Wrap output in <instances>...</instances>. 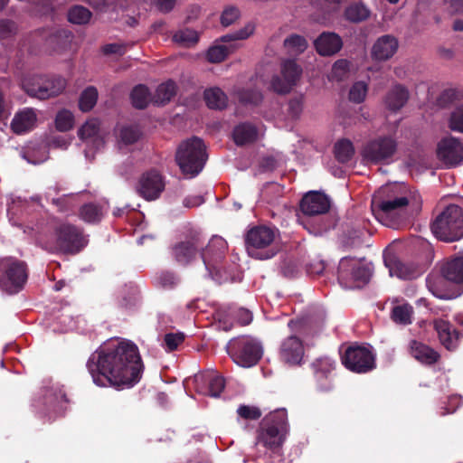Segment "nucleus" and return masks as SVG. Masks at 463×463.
I'll use <instances>...</instances> for the list:
<instances>
[{
	"mask_svg": "<svg viewBox=\"0 0 463 463\" xmlns=\"http://www.w3.org/2000/svg\"><path fill=\"white\" fill-rule=\"evenodd\" d=\"M396 150V140L392 137L383 136L367 142L363 148L362 156L368 162L377 164L391 158Z\"/></svg>",
	"mask_w": 463,
	"mask_h": 463,
	"instance_id": "nucleus-17",
	"label": "nucleus"
},
{
	"mask_svg": "<svg viewBox=\"0 0 463 463\" xmlns=\"http://www.w3.org/2000/svg\"><path fill=\"white\" fill-rule=\"evenodd\" d=\"M253 33V27L250 24L239 31L228 33L221 37V42L231 43L230 45H215L207 51V60L212 63H218L225 60V58L237 48L236 42L247 39Z\"/></svg>",
	"mask_w": 463,
	"mask_h": 463,
	"instance_id": "nucleus-18",
	"label": "nucleus"
},
{
	"mask_svg": "<svg viewBox=\"0 0 463 463\" xmlns=\"http://www.w3.org/2000/svg\"><path fill=\"white\" fill-rule=\"evenodd\" d=\"M37 116L31 108H24L15 113L11 122V128L15 134H24L32 130L36 123Z\"/></svg>",
	"mask_w": 463,
	"mask_h": 463,
	"instance_id": "nucleus-27",
	"label": "nucleus"
},
{
	"mask_svg": "<svg viewBox=\"0 0 463 463\" xmlns=\"http://www.w3.org/2000/svg\"><path fill=\"white\" fill-rule=\"evenodd\" d=\"M275 237V230L266 225H256L249 229L244 237L245 247L249 255L259 260L272 258L276 251L269 247Z\"/></svg>",
	"mask_w": 463,
	"mask_h": 463,
	"instance_id": "nucleus-9",
	"label": "nucleus"
},
{
	"mask_svg": "<svg viewBox=\"0 0 463 463\" xmlns=\"http://www.w3.org/2000/svg\"><path fill=\"white\" fill-rule=\"evenodd\" d=\"M150 96L149 90L146 85H137L130 94L132 105L137 109H144L148 105Z\"/></svg>",
	"mask_w": 463,
	"mask_h": 463,
	"instance_id": "nucleus-40",
	"label": "nucleus"
},
{
	"mask_svg": "<svg viewBox=\"0 0 463 463\" xmlns=\"http://www.w3.org/2000/svg\"><path fill=\"white\" fill-rule=\"evenodd\" d=\"M203 244L201 234L196 232H191L184 241L172 247V255L177 263L186 266L194 260Z\"/></svg>",
	"mask_w": 463,
	"mask_h": 463,
	"instance_id": "nucleus-19",
	"label": "nucleus"
},
{
	"mask_svg": "<svg viewBox=\"0 0 463 463\" xmlns=\"http://www.w3.org/2000/svg\"><path fill=\"white\" fill-rule=\"evenodd\" d=\"M156 285L164 289H174L179 283L180 278L174 271L163 270L156 274Z\"/></svg>",
	"mask_w": 463,
	"mask_h": 463,
	"instance_id": "nucleus-44",
	"label": "nucleus"
},
{
	"mask_svg": "<svg viewBox=\"0 0 463 463\" xmlns=\"http://www.w3.org/2000/svg\"><path fill=\"white\" fill-rule=\"evenodd\" d=\"M316 51L321 56H332L343 47L342 38L333 32H323L314 42Z\"/></svg>",
	"mask_w": 463,
	"mask_h": 463,
	"instance_id": "nucleus-25",
	"label": "nucleus"
},
{
	"mask_svg": "<svg viewBox=\"0 0 463 463\" xmlns=\"http://www.w3.org/2000/svg\"><path fill=\"white\" fill-rule=\"evenodd\" d=\"M432 233L440 241H455L463 238V209L449 204L431 223Z\"/></svg>",
	"mask_w": 463,
	"mask_h": 463,
	"instance_id": "nucleus-6",
	"label": "nucleus"
},
{
	"mask_svg": "<svg viewBox=\"0 0 463 463\" xmlns=\"http://www.w3.org/2000/svg\"><path fill=\"white\" fill-rule=\"evenodd\" d=\"M91 16V12L82 5L71 6L68 12L69 22L75 24H85L90 22Z\"/></svg>",
	"mask_w": 463,
	"mask_h": 463,
	"instance_id": "nucleus-42",
	"label": "nucleus"
},
{
	"mask_svg": "<svg viewBox=\"0 0 463 463\" xmlns=\"http://www.w3.org/2000/svg\"><path fill=\"white\" fill-rule=\"evenodd\" d=\"M293 86L294 85L291 84L288 80H286V78H284L282 74L274 75L270 80V89L279 95H284L290 92Z\"/></svg>",
	"mask_w": 463,
	"mask_h": 463,
	"instance_id": "nucleus-48",
	"label": "nucleus"
},
{
	"mask_svg": "<svg viewBox=\"0 0 463 463\" xmlns=\"http://www.w3.org/2000/svg\"><path fill=\"white\" fill-rule=\"evenodd\" d=\"M102 52L105 55H123L126 52V47L125 45L119 43H109L103 46Z\"/></svg>",
	"mask_w": 463,
	"mask_h": 463,
	"instance_id": "nucleus-61",
	"label": "nucleus"
},
{
	"mask_svg": "<svg viewBox=\"0 0 463 463\" xmlns=\"http://www.w3.org/2000/svg\"><path fill=\"white\" fill-rule=\"evenodd\" d=\"M342 364L350 372L368 373L376 368V355L368 345L354 343L341 355Z\"/></svg>",
	"mask_w": 463,
	"mask_h": 463,
	"instance_id": "nucleus-13",
	"label": "nucleus"
},
{
	"mask_svg": "<svg viewBox=\"0 0 463 463\" xmlns=\"http://www.w3.org/2000/svg\"><path fill=\"white\" fill-rule=\"evenodd\" d=\"M413 307L408 304L397 305L392 308L391 318L398 325L408 326L412 323Z\"/></svg>",
	"mask_w": 463,
	"mask_h": 463,
	"instance_id": "nucleus-36",
	"label": "nucleus"
},
{
	"mask_svg": "<svg viewBox=\"0 0 463 463\" xmlns=\"http://www.w3.org/2000/svg\"><path fill=\"white\" fill-rule=\"evenodd\" d=\"M174 41L180 43H194L198 41V37L194 31H179L175 33Z\"/></svg>",
	"mask_w": 463,
	"mask_h": 463,
	"instance_id": "nucleus-58",
	"label": "nucleus"
},
{
	"mask_svg": "<svg viewBox=\"0 0 463 463\" xmlns=\"http://www.w3.org/2000/svg\"><path fill=\"white\" fill-rule=\"evenodd\" d=\"M141 137V132L137 127H124L120 130V139L126 145L136 143Z\"/></svg>",
	"mask_w": 463,
	"mask_h": 463,
	"instance_id": "nucleus-51",
	"label": "nucleus"
},
{
	"mask_svg": "<svg viewBox=\"0 0 463 463\" xmlns=\"http://www.w3.org/2000/svg\"><path fill=\"white\" fill-rule=\"evenodd\" d=\"M317 387L321 392H329L333 389V374L335 369V361L328 356L315 359L311 365Z\"/></svg>",
	"mask_w": 463,
	"mask_h": 463,
	"instance_id": "nucleus-20",
	"label": "nucleus"
},
{
	"mask_svg": "<svg viewBox=\"0 0 463 463\" xmlns=\"http://www.w3.org/2000/svg\"><path fill=\"white\" fill-rule=\"evenodd\" d=\"M463 98V92L456 88H449L444 90L439 97V103L441 106H447L449 104H451L457 100H459Z\"/></svg>",
	"mask_w": 463,
	"mask_h": 463,
	"instance_id": "nucleus-49",
	"label": "nucleus"
},
{
	"mask_svg": "<svg viewBox=\"0 0 463 463\" xmlns=\"http://www.w3.org/2000/svg\"><path fill=\"white\" fill-rule=\"evenodd\" d=\"M74 124V117L70 110L62 109L59 111L55 118V127L61 132L69 131Z\"/></svg>",
	"mask_w": 463,
	"mask_h": 463,
	"instance_id": "nucleus-47",
	"label": "nucleus"
},
{
	"mask_svg": "<svg viewBox=\"0 0 463 463\" xmlns=\"http://www.w3.org/2000/svg\"><path fill=\"white\" fill-rule=\"evenodd\" d=\"M176 0H156V7L157 9L165 14L171 12L175 5Z\"/></svg>",
	"mask_w": 463,
	"mask_h": 463,
	"instance_id": "nucleus-63",
	"label": "nucleus"
},
{
	"mask_svg": "<svg viewBox=\"0 0 463 463\" xmlns=\"http://www.w3.org/2000/svg\"><path fill=\"white\" fill-rule=\"evenodd\" d=\"M304 97L302 95L293 97L288 103V115L292 119H298L303 111Z\"/></svg>",
	"mask_w": 463,
	"mask_h": 463,
	"instance_id": "nucleus-52",
	"label": "nucleus"
},
{
	"mask_svg": "<svg viewBox=\"0 0 463 463\" xmlns=\"http://www.w3.org/2000/svg\"><path fill=\"white\" fill-rule=\"evenodd\" d=\"M232 137L236 145L244 146L257 139L258 129L250 123H241L234 128Z\"/></svg>",
	"mask_w": 463,
	"mask_h": 463,
	"instance_id": "nucleus-30",
	"label": "nucleus"
},
{
	"mask_svg": "<svg viewBox=\"0 0 463 463\" xmlns=\"http://www.w3.org/2000/svg\"><path fill=\"white\" fill-rule=\"evenodd\" d=\"M227 352L238 365L251 367L261 359L263 348L258 339L250 335H241L229 341Z\"/></svg>",
	"mask_w": 463,
	"mask_h": 463,
	"instance_id": "nucleus-8",
	"label": "nucleus"
},
{
	"mask_svg": "<svg viewBox=\"0 0 463 463\" xmlns=\"http://www.w3.org/2000/svg\"><path fill=\"white\" fill-rule=\"evenodd\" d=\"M29 269L25 261L13 256L0 258V289L14 295L24 288Z\"/></svg>",
	"mask_w": 463,
	"mask_h": 463,
	"instance_id": "nucleus-5",
	"label": "nucleus"
},
{
	"mask_svg": "<svg viewBox=\"0 0 463 463\" xmlns=\"http://www.w3.org/2000/svg\"><path fill=\"white\" fill-rule=\"evenodd\" d=\"M225 251L226 241L221 237H213L201 253L209 276L217 281L223 279L222 270L224 269Z\"/></svg>",
	"mask_w": 463,
	"mask_h": 463,
	"instance_id": "nucleus-15",
	"label": "nucleus"
},
{
	"mask_svg": "<svg viewBox=\"0 0 463 463\" xmlns=\"http://www.w3.org/2000/svg\"><path fill=\"white\" fill-rule=\"evenodd\" d=\"M16 25L15 24L8 19L0 20V40L7 39L15 33Z\"/></svg>",
	"mask_w": 463,
	"mask_h": 463,
	"instance_id": "nucleus-57",
	"label": "nucleus"
},
{
	"mask_svg": "<svg viewBox=\"0 0 463 463\" xmlns=\"http://www.w3.org/2000/svg\"><path fill=\"white\" fill-rule=\"evenodd\" d=\"M400 189L396 184L386 185L373 194L371 208L377 219L392 217L406 208L409 200L399 194Z\"/></svg>",
	"mask_w": 463,
	"mask_h": 463,
	"instance_id": "nucleus-7",
	"label": "nucleus"
},
{
	"mask_svg": "<svg viewBox=\"0 0 463 463\" xmlns=\"http://www.w3.org/2000/svg\"><path fill=\"white\" fill-rule=\"evenodd\" d=\"M302 70L300 66L293 60H287L282 63L281 74L294 86L301 75Z\"/></svg>",
	"mask_w": 463,
	"mask_h": 463,
	"instance_id": "nucleus-45",
	"label": "nucleus"
},
{
	"mask_svg": "<svg viewBox=\"0 0 463 463\" xmlns=\"http://www.w3.org/2000/svg\"><path fill=\"white\" fill-rule=\"evenodd\" d=\"M437 154L446 165L455 166L462 161L463 146L456 137L443 138L438 144Z\"/></svg>",
	"mask_w": 463,
	"mask_h": 463,
	"instance_id": "nucleus-23",
	"label": "nucleus"
},
{
	"mask_svg": "<svg viewBox=\"0 0 463 463\" xmlns=\"http://www.w3.org/2000/svg\"><path fill=\"white\" fill-rule=\"evenodd\" d=\"M387 266L392 276L395 275L402 279H411L416 277L414 268L399 260H392Z\"/></svg>",
	"mask_w": 463,
	"mask_h": 463,
	"instance_id": "nucleus-39",
	"label": "nucleus"
},
{
	"mask_svg": "<svg viewBox=\"0 0 463 463\" xmlns=\"http://www.w3.org/2000/svg\"><path fill=\"white\" fill-rule=\"evenodd\" d=\"M440 272L445 280L456 287L457 293L455 295H449L448 293L441 292L436 283L428 278V288L435 297L441 299H449L463 294V256L448 258L443 262Z\"/></svg>",
	"mask_w": 463,
	"mask_h": 463,
	"instance_id": "nucleus-12",
	"label": "nucleus"
},
{
	"mask_svg": "<svg viewBox=\"0 0 463 463\" xmlns=\"http://www.w3.org/2000/svg\"><path fill=\"white\" fill-rule=\"evenodd\" d=\"M371 15L370 9L362 2L350 4L344 12V17L350 23L359 24L366 21Z\"/></svg>",
	"mask_w": 463,
	"mask_h": 463,
	"instance_id": "nucleus-32",
	"label": "nucleus"
},
{
	"mask_svg": "<svg viewBox=\"0 0 463 463\" xmlns=\"http://www.w3.org/2000/svg\"><path fill=\"white\" fill-rule=\"evenodd\" d=\"M448 126L451 131L463 134V102L450 112Z\"/></svg>",
	"mask_w": 463,
	"mask_h": 463,
	"instance_id": "nucleus-46",
	"label": "nucleus"
},
{
	"mask_svg": "<svg viewBox=\"0 0 463 463\" xmlns=\"http://www.w3.org/2000/svg\"><path fill=\"white\" fill-rule=\"evenodd\" d=\"M307 41L299 34H290L284 40V47L296 54L303 53L307 48Z\"/></svg>",
	"mask_w": 463,
	"mask_h": 463,
	"instance_id": "nucleus-43",
	"label": "nucleus"
},
{
	"mask_svg": "<svg viewBox=\"0 0 463 463\" xmlns=\"http://www.w3.org/2000/svg\"><path fill=\"white\" fill-rule=\"evenodd\" d=\"M410 97L409 90L402 84L394 85L385 97L386 107L392 111H398L407 103Z\"/></svg>",
	"mask_w": 463,
	"mask_h": 463,
	"instance_id": "nucleus-29",
	"label": "nucleus"
},
{
	"mask_svg": "<svg viewBox=\"0 0 463 463\" xmlns=\"http://www.w3.org/2000/svg\"><path fill=\"white\" fill-rule=\"evenodd\" d=\"M288 414L285 409L276 410L261 420L257 431V445L275 452L283 444L288 431Z\"/></svg>",
	"mask_w": 463,
	"mask_h": 463,
	"instance_id": "nucleus-3",
	"label": "nucleus"
},
{
	"mask_svg": "<svg viewBox=\"0 0 463 463\" xmlns=\"http://www.w3.org/2000/svg\"><path fill=\"white\" fill-rule=\"evenodd\" d=\"M410 354L421 364L431 366L440 360V354L428 345L411 340L409 345Z\"/></svg>",
	"mask_w": 463,
	"mask_h": 463,
	"instance_id": "nucleus-26",
	"label": "nucleus"
},
{
	"mask_svg": "<svg viewBox=\"0 0 463 463\" xmlns=\"http://www.w3.org/2000/svg\"><path fill=\"white\" fill-rule=\"evenodd\" d=\"M80 218L88 223H98L103 217L102 208L99 204L89 203L80 208Z\"/></svg>",
	"mask_w": 463,
	"mask_h": 463,
	"instance_id": "nucleus-38",
	"label": "nucleus"
},
{
	"mask_svg": "<svg viewBox=\"0 0 463 463\" xmlns=\"http://www.w3.org/2000/svg\"><path fill=\"white\" fill-rule=\"evenodd\" d=\"M240 15L238 8L231 6L223 10L221 15V23L223 26H229L234 23Z\"/></svg>",
	"mask_w": 463,
	"mask_h": 463,
	"instance_id": "nucleus-56",
	"label": "nucleus"
},
{
	"mask_svg": "<svg viewBox=\"0 0 463 463\" xmlns=\"http://www.w3.org/2000/svg\"><path fill=\"white\" fill-rule=\"evenodd\" d=\"M98 96V90L95 87L90 86L86 88L80 96L79 109L82 112L90 111L97 103Z\"/></svg>",
	"mask_w": 463,
	"mask_h": 463,
	"instance_id": "nucleus-41",
	"label": "nucleus"
},
{
	"mask_svg": "<svg viewBox=\"0 0 463 463\" xmlns=\"http://www.w3.org/2000/svg\"><path fill=\"white\" fill-rule=\"evenodd\" d=\"M372 276V269L363 264L354 262L351 257L341 259L338 266V279L346 287L362 288L366 285Z\"/></svg>",
	"mask_w": 463,
	"mask_h": 463,
	"instance_id": "nucleus-16",
	"label": "nucleus"
},
{
	"mask_svg": "<svg viewBox=\"0 0 463 463\" xmlns=\"http://www.w3.org/2000/svg\"><path fill=\"white\" fill-rule=\"evenodd\" d=\"M434 329L436 330L440 344L449 351H455L461 337V333L449 321L437 319L434 321Z\"/></svg>",
	"mask_w": 463,
	"mask_h": 463,
	"instance_id": "nucleus-24",
	"label": "nucleus"
},
{
	"mask_svg": "<svg viewBox=\"0 0 463 463\" xmlns=\"http://www.w3.org/2000/svg\"><path fill=\"white\" fill-rule=\"evenodd\" d=\"M203 198L201 195L188 196L184 200V205L187 208H193L203 203Z\"/></svg>",
	"mask_w": 463,
	"mask_h": 463,
	"instance_id": "nucleus-64",
	"label": "nucleus"
},
{
	"mask_svg": "<svg viewBox=\"0 0 463 463\" xmlns=\"http://www.w3.org/2000/svg\"><path fill=\"white\" fill-rule=\"evenodd\" d=\"M86 367L97 386L116 390L134 387L145 368L138 347L131 341L100 346L90 354Z\"/></svg>",
	"mask_w": 463,
	"mask_h": 463,
	"instance_id": "nucleus-1",
	"label": "nucleus"
},
{
	"mask_svg": "<svg viewBox=\"0 0 463 463\" xmlns=\"http://www.w3.org/2000/svg\"><path fill=\"white\" fill-rule=\"evenodd\" d=\"M397 49V40L393 36L383 35L373 44L372 56L377 61H386L393 56Z\"/></svg>",
	"mask_w": 463,
	"mask_h": 463,
	"instance_id": "nucleus-28",
	"label": "nucleus"
},
{
	"mask_svg": "<svg viewBox=\"0 0 463 463\" xmlns=\"http://www.w3.org/2000/svg\"><path fill=\"white\" fill-rule=\"evenodd\" d=\"M203 99L211 109L222 110L228 104L227 95L218 87L206 89L203 92Z\"/></svg>",
	"mask_w": 463,
	"mask_h": 463,
	"instance_id": "nucleus-33",
	"label": "nucleus"
},
{
	"mask_svg": "<svg viewBox=\"0 0 463 463\" xmlns=\"http://www.w3.org/2000/svg\"><path fill=\"white\" fill-rule=\"evenodd\" d=\"M88 243L82 229L68 223L57 224L52 235L43 244V248L52 253L77 254Z\"/></svg>",
	"mask_w": 463,
	"mask_h": 463,
	"instance_id": "nucleus-2",
	"label": "nucleus"
},
{
	"mask_svg": "<svg viewBox=\"0 0 463 463\" xmlns=\"http://www.w3.org/2000/svg\"><path fill=\"white\" fill-rule=\"evenodd\" d=\"M21 85L30 97L47 99L61 94L66 87V81L58 76L33 75L24 77Z\"/></svg>",
	"mask_w": 463,
	"mask_h": 463,
	"instance_id": "nucleus-10",
	"label": "nucleus"
},
{
	"mask_svg": "<svg viewBox=\"0 0 463 463\" xmlns=\"http://www.w3.org/2000/svg\"><path fill=\"white\" fill-rule=\"evenodd\" d=\"M218 328L223 331H230L236 323L232 309L218 313Z\"/></svg>",
	"mask_w": 463,
	"mask_h": 463,
	"instance_id": "nucleus-54",
	"label": "nucleus"
},
{
	"mask_svg": "<svg viewBox=\"0 0 463 463\" xmlns=\"http://www.w3.org/2000/svg\"><path fill=\"white\" fill-rule=\"evenodd\" d=\"M236 97L241 104L250 107H257L263 100L261 91L253 88H242L238 90Z\"/></svg>",
	"mask_w": 463,
	"mask_h": 463,
	"instance_id": "nucleus-35",
	"label": "nucleus"
},
{
	"mask_svg": "<svg viewBox=\"0 0 463 463\" xmlns=\"http://www.w3.org/2000/svg\"><path fill=\"white\" fill-rule=\"evenodd\" d=\"M66 402V396L61 390L47 388L42 397L33 402V407L43 423H51L61 414L62 403Z\"/></svg>",
	"mask_w": 463,
	"mask_h": 463,
	"instance_id": "nucleus-14",
	"label": "nucleus"
},
{
	"mask_svg": "<svg viewBox=\"0 0 463 463\" xmlns=\"http://www.w3.org/2000/svg\"><path fill=\"white\" fill-rule=\"evenodd\" d=\"M367 93V85L364 81L355 82L349 91V99L354 103L364 101Z\"/></svg>",
	"mask_w": 463,
	"mask_h": 463,
	"instance_id": "nucleus-53",
	"label": "nucleus"
},
{
	"mask_svg": "<svg viewBox=\"0 0 463 463\" xmlns=\"http://www.w3.org/2000/svg\"><path fill=\"white\" fill-rule=\"evenodd\" d=\"M299 208L307 216L325 214L330 209V200L322 192L310 191L302 197Z\"/></svg>",
	"mask_w": 463,
	"mask_h": 463,
	"instance_id": "nucleus-21",
	"label": "nucleus"
},
{
	"mask_svg": "<svg viewBox=\"0 0 463 463\" xmlns=\"http://www.w3.org/2000/svg\"><path fill=\"white\" fill-rule=\"evenodd\" d=\"M207 384L206 393L211 397H219L225 387L224 378L215 372H206L197 378Z\"/></svg>",
	"mask_w": 463,
	"mask_h": 463,
	"instance_id": "nucleus-31",
	"label": "nucleus"
},
{
	"mask_svg": "<svg viewBox=\"0 0 463 463\" xmlns=\"http://www.w3.org/2000/svg\"><path fill=\"white\" fill-rule=\"evenodd\" d=\"M185 335L182 332L167 333L164 336V345L169 352L175 351L184 343Z\"/></svg>",
	"mask_w": 463,
	"mask_h": 463,
	"instance_id": "nucleus-50",
	"label": "nucleus"
},
{
	"mask_svg": "<svg viewBox=\"0 0 463 463\" xmlns=\"http://www.w3.org/2000/svg\"><path fill=\"white\" fill-rule=\"evenodd\" d=\"M165 189L162 175L156 170L142 175L138 182V194L146 201L157 199Z\"/></svg>",
	"mask_w": 463,
	"mask_h": 463,
	"instance_id": "nucleus-22",
	"label": "nucleus"
},
{
	"mask_svg": "<svg viewBox=\"0 0 463 463\" xmlns=\"http://www.w3.org/2000/svg\"><path fill=\"white\" fill-rule=\"evenodd\" d=\"M99 130L98 126L94 122H86L78 132L80 139H86L97 135Z\"/></svg>",
	"mask_w": 463,
	"mask_h": 463,
	"instance_id": "nucleus-60",
	"label": "nucleus"
},
{
	"mask_svg": "<svg viewBox=\"0 0 463 463\" xmlns=\"http://www.w3.org/2000/svg\"><path fill=\"white\" fill-rule=\"evenodd\" d=\"M176 94V84L175 81L169 80L164 83H161L156 90L155 95L152 98V101L158 105L164 106L167 104L173 97Z\"/></svg>",
	"mask_w": 463,
	"mask_h": 463,
	"instance_id": "nucleus-34",
	"label": "nucleus"
},
{
	"mask_svg": "<svg viewBox=\"0 0 463 463\" xmlns=\"http://www.w3.org/2000/svg\"><path fill=\"white\" fill-rule=\"evenodd\" d=\"M238 415L244 420H255L261 417V411L258 407L241 405L237 410Z\"/></svg>",
	"mask_w": 463,
	"mask_h": 463,
	"instance_id": "nucleus-55",
	"label": "nucleus"
},
{
	"mask_svg": "<svg viewBox=\"0 0 463 463\" xmlns=\"http://www.w3.org/2000/svg\"><path fill=\"white\" fill-rule=\"evenodd\" d=\"M206 160V147L197 137L183 141L177 147L175 161L185 175L196 176L203 170Z\"/></svg>",
	"mask_w": 463,
	"mask_h": 463,
	"instance_id": "nucleus-4",
	"label": "nucleus"
},
{
	"mask_svg": "<svg viewBox=\"0 0 463 463\" xmlns=\"http://www.w3.org/2000/svg\"><path fill=\"white\" fill-rule=\"evenodd\" d=\"M449 13L451 15H462L463 0H450L449 5Z\"/></svg>",
	"mask_w": 463,
	"mask_h": 463,
	"instance_id": "nucleus-62",
	"label": "nucleus"
},
{
	"mask_svg": "<svg viewBox=\"0 0 463 463\" xmlns=\"http://www.w3.org/2000/svg\"><path fill=\"white\" fill-rule=\"evenodd\" d=\"M334 155L339 163H348L354 155L353 143L346 138L338 140L334 146Z\"/></svg>",
	"mask_w": 463,
	"mask_h": 463,
	"instance_id": "nucleus-37",
	"label": "nucleus"
},
{
	"mask_svg": "<svg viewBox=\"0 0 463 463\" xmlns=\"http://www.w3.org/2000/svg\"><path fill=\"white\" fill-rule=\"evenodd\" d=\"M288 326L290 328L292 335H288L280 344L279 357L281 362L289 366L300 365L305 354L303 341L299 336H304L305 325L302 321L289 320Z\"/></svg>",
	"mask_w": 463,
	"mask_h": 463,
	"instance_id": "nucleus-11",
	"label": "nucleus"
},
{
	"mask_svg": "<svg viewBox=\"0 0 463 463\" xmlns=\"http://www.w3.org/2000/svg\"><path fill=\"white\" fill-rule=\"evenodd\" d=\"M236 323L240 326H247L252 321V314L245 308L232 309Z\"/></svg>",
	"mask_w": 463,
	"mask_h": 463,
	"instance_id": "nucleus-59",
	"label": "nucleus"
}]
</instances>
